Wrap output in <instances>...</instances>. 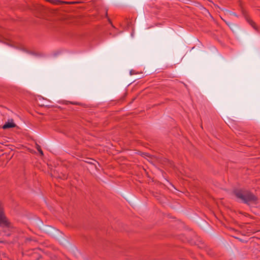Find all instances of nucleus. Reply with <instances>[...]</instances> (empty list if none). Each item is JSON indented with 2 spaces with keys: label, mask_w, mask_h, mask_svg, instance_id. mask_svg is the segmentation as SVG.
I'll list each match as a JSON object with an SVG mask.
<instances>
[{
  "label": "nucleus",
  "mask_w": 260,
  "mask_h": 260,
  "mask_svg": "<svg viewBox=\"0 0 260 260\" xmlns=\"http://www.w3.org/2000/svg\"><path fill=\"white\" fill-rule=\"evenodd\" d=\"M234 194L238 200L246 204L257 203V198L248 190L237 189L234 190Z\"/></svg>",
  "instance_id": "obj_1"
},
{
  "label": "nucleus",
  "mask_w": 260,
  "mask_h": 260,
  "mask_svg": "<svg viewBox=\"0 0 260 260\" xmlns=\"http://www.w3.org/2000/svg\"><path fill=\"white\" fill-rule=\"evenodd\" d=\"M0 227L4 229V232L7 236L10 235V233H7V231H10L12 225L5 215L4 205L2 203H0Z\"/></svg>",
  "instance_id": "obj_2"
},
{
  "label": "nucleus",
  "mask_w": 260,
  "mask_h": 260,
  "mask_svg": "<svg viewBox=\"0 0 260 260\" xmlns=\"http://www.w3.org/2000/svg\"><path fill=\"white\" fill-rule=\"evenodd\" d=\"M16 126V125L14 122V120L13 119H10L6 122L4 125H3L2 128L4 129H6L10 128L15 127Z\"/></svg>",
  "instance_id": "obj_3"
},
{
  "label": "nucleus",
  "mask_w": 260,
  "mask_h": 260,
  "mask_svg": "<svg viewBox=\"0 0 260 260\" xmlns=\"http://www.w3.org/2000/svg\"><path fill=\"white\" fill-rule=\"evenodd\" d=\"M51 2L56 5H60L61 4H74L76 3L75 2H64L61 1L59 0H51Z\"/></svg>",
  "instance_id": "obj_4"
},
{
  "label": "nucleus",
  "mask_w": 260,
  "mask_h": 260,
  "mask_svg": "<svg viewBox=\"0 0 260 260\" xmlns=\"http://www.w3.org/2000/svg\"><path fill=\"white\" fill-rule=\"evenodd\" d=\"M247 22L255 29H256L255 23L251 19L247 18Z\"/></svg>",
  "instance_id": "obj_5"
},
{
  "label": "nucleus",
  "mask_w": 260,
  "mask_h": 260,
  "mask_svg": "<svg viewBox=\"0 0 260 260\" xmlns=\"http://www.w3.org/2000/svg\"><path fill=\"white\" fill-rule=\"evenodd\" d=\"M36 148L37 150L39 152V153L41 154V155H43V152L40 146L39 145H37Z\"/></svg>",
  "instance_id": "obj_6"
},
{
  "label": "nucleus",
  "mask_w": 260,
  "mask_h": 260,
  "mask_svg": "<svg viewBox=\"0 0 260 260\" xmlns=\"http://www.w3.org/2000/svg\"><path fill=\"white\" fill-rule=\"evenodd\" d=\"M230 14L231 15H233V16H235L236 17H237V15L235 13L230 12Z\"/></svg>",
  "instance_id": "obj_7"
}]
</instances>
